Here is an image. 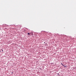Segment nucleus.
<instances>
[{
  "label": "nucleus",
  "instance_id": "nucleus-2",
  "mask_svg": "<svg viewBox=\"0 0 76 76\" xmlns=\"http://www.w3.org/2000/svg\"><path fill=\"white\" fill-rule=\"evenodd\" d=\"M27 34L28 35H30V33H28Z\"/></svg>",
  "mask_w": 76,
  "mask_h": 76
},
{
  "label": "nucleus",
  "instance_id": "nucleus-5",
  "mask_svg": "<svg viewBox=\"0 0 76 76\" xmlns=\"http://www.w3.org/2000/svg\"><path fill=\"white\" fill-rule=\"evenodd\" d=\"M61 64H62L63 65V64H62V63H61Z\"/></svg>",
  "mask_w": 76,
  "mask_h": 76
},
{
  "label": "nucleus",
  "instance_id": "nucleus-6",
  "mask_svg": "<svg viewBox=\"0 0 76 76\" xmlns=\"http://www.w3.org/2000/svg\"><path fill=\"white\" fill-rule=\"evenodd\" d=\"M12 74H13V72H12Z\"/></svg>",
  "mask_w": 76,
  "mask_h": 76
},
{
  "label": "nucleus",
  "instance_id": "nucleus-4",
  "mask_svg": "<svg viewBox=\"0 0 76 76\" xmlns=\"http://www.w3.org/2000/svg\"><path fill=\"white\" fill-rule=\"evenodd\" d=\"M62 66H63L64 67H66V66H65L64 65H63Z\"/></svg>",
  "mask_w": 76,
  "mask_h": 76
},
{
  "label": "nucleus",
  "instance_id": "nucleus-7",
  "mask_svg": "<svg viewBox=\"0 0 76 76\" xmlns=\"http://www.w3.org/2000/svg\"><path fill=\"white\" fill-rule=\"evenodd\" d=\"M58 75H59V74L58 73Z\"/></svg>",
  "mask_w": 76,
  "mask_h": 76
},
{
  "label": "nucleus",
  "instance_id": "nucleus-1",
  "mask_svg": "<svg viewBox=\"0 0 76 76\" xmlns=\"http://www.w3.org/2000/svg\"><path fill=\"white\" fill-rule=\"evenodd\" d=\"M31 35L32 36H33L34 35V34H33V33H30V35Z\"/></svg>",
  "mask_w": 76,
  "mask_h": 76
},
{
  "label": "nucleus",
  "instance_id": "nucleus-3",
  "mask_svg": "<svg viewBox=\"0 0 76 76\" xmlns=\"http://www.w3.org/2000/svg\"><path fill=\"white\" fill-rule=\"evenodd\" d=\"M27 34L28 35H30V33H28Z\"/></svg>",
  "mask_w": 76,
  "mask_h": 76
}]
</instances>
